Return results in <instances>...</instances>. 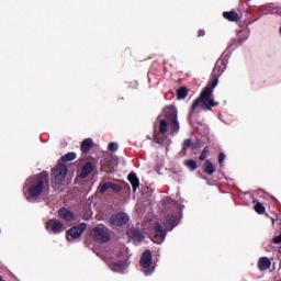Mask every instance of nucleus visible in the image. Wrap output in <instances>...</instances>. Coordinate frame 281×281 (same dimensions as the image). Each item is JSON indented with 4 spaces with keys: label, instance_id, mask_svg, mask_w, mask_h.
Returning a JSON list of instances; mask_svg holds the SVG:
<instances>
[{
    "label": "nucleus",
    "instance_id": "3",
    "mask_svg": "<svg viewBox=\"0 0 281 281\" xmlns=\"http://www.w3.org/2000/svg\"><path fill=\"white\" fill-rule=\"evenodd\" d=\"M128 248L123 246L120 250H116L114 257L108 256L105 262L111 271L122 273V271L128 269Z\"/></svg>",
    "mask_w": 281,
    "mask_h": 281
},
{
    "label": "nucleus",
    "instance_id": "9",
    "mask_svg": "<svg viewBox=\"0 0 281 281\" xmlns=\"http://www.w3.org/2000/svg\"><path fill=\"white\" fill-rule=\"evenodd\" d=\"M85 229H87V224L85 223H81L78 226L70 228L66 234L67 240H77V238H80V236H82V232H85Z\"/></svg>",
    "mask_w": 281,
    "mask_h": 281
},
{
    "label": "nucleus",
    "instance_id": "22",
    "mask_svg": "<svg viewBox=\"0 0 281 281\" xmlns=\"http://www.w3.org/2000/svg\"><path fill=\"white\" fill-rule=\"evenodd\" d=\"M178 100H184V98H188V88H180L177 91Z\"/></svg>",
    "mask_w": 281,
    "mask_h": 281
},
{
    "label": "nucleus",
    "instance_id": "13",
    "mask_svg": "<svg viewBox=\"0 0 281 281\" xmlns=\"http://www.w3.org/2000/svg\"><path fill=\"white\" fill-rule=\"evenodd\" d=\"M127 234L130 238H133L134 243H142V240H144V235L142 232L135 228L130 229Z\"/></svg>",
    "mask_w": 281,
    "mask_h": 281
},
{
    "label": "nucleus",
    "instance_id": "35",
    "mask_svg": "<svg viewBox=\"0 0 281 281\" xmlns=\"http://www.w3.org/2000/svg\"><path fill=\"white\" fill-rule=\"evenodd\" d=\"M281 281V280H280Z\"/></svg>",
    "mask_w": 281,
    "mask_h": 281
},
{
    "label": "nucleus",
    "instance_id": "32",
    "mask_svg": "<svg viewBox=\"0 0 281 281\" xmlns=\"http://www.w3.org/2000/svg\"><path fill=\"white\" fill-rule=\"evenodd\" d=\"M224 161H225V154L221 153L220 157H218V162H220V165L223 166Z\"/></svg>",
    "mask_w": 281,
    "mask_h": 281
},
{
    "label": "nucleus",
    "instance_id": "34",
    "mask_svg": "<svg viewBox=\"0 0 281 281\" xmlns=\"http://www.w3.org/2000/svg\"><path fill=\"white\" fill-rule=\"evenodd\" d=\"M276 223V220L274 218H272V224H274Z\"/></svg>",
    "mask_w": 281,
    "mask_h": 281
},
{
    "label": "nucleus",
    "instance_id": "4",
    "mask_svg": "<svg viewBox=\"0 0 281 281\" xmlns=\"http://www.w3.org/2000/svg\"><path fill=\"white\" fill-rule=\"evenodd\" d=\"M164 225L166 229H164L159 223L154 224L155 236L151 240L153 243H156V245H161V243L166 240V234H168V232H172V229L179 225V217H177V215H167Z\"/></svg>",
    "mask_w": 281,
    "mask_h": 281
},
{
    "label": "nucleus",
    "instance_id": "14",
    "mask_svg": "<svg viewBox=\"0 0 281 281\" xmlns=\"http://www.w3.org/2000/svg\"><path fill=\"white\" fill-rule=\"evenodd\" d=\"M127 179L133 188V191L134 192H137V189L139 188V178H137V175L134 173V172H131L128 176H127Z\"/></svg>",
    "mask_w": 281,
    "mask_h": 281
},
{
    "label": "nucleus",
    "instance_id": "2",
    "mask_svg": "<svg viewBox=\"0 0 281 281\" xmlns=\"http://www.w3.org/2000/svg\"><path fill=\"white\" fill-rule=\"evenodd\" d=\"M49 179L47 172H42L38 176H33L29 178L23 187V194L26 196L27 201H34L43 194V188H45V181Z\"/></svg>",
    "mask_w": 281,
    "mask_h": 281
},
{
    "label": "nucleus",
    "instance_id": "15",
    "mask_svg": "<svg viewBox=\"0 0 281 281\" xmlns=\"http://www.w3.org/2000/svg\"><path fill=\"white\" fill-rule=\"evenodd\" d=\"M258 267L260 271H267L271 267V260L267 257H261L258 261Z\"/></svg>",
    "mask_w": 281,
    "mask_h": 281
},
{
    "label": "nucleus",
    "instance_id": "31",
    "mask_svg": "<svg viewBox=\"0 0 281 281\" xmlns=\"http://www.w3.org/2000/svg\"><path fill=\"white\" fill-rule=\"evenodd\" d=\"M192 146V140L191 139H186L183 143V150H188Z\"/></svg>",
    "mask_w": 281,
    "mask_h": 281
},
{
    "label": "nucleus",
    "instance_id": "1",
    "mask_svg": "<svg viewBox=\"0 0 281 281\" xmlns=\"http://www.w3.org/2000/svg\"><path fill=\"white\" fill-rule=\"evenodd\" d=\"M227 69V63H225L224 59L217 60L215 64V67L213 69V76L214 80L211 82V87L207 86L204 88V90L201 92L200 98H198L193 104L191 105V113L190 117H192V114L199 106L203 109V111H210L212 106H218V102L214 101V89L218 87V77L223 76L225 70Z\"/></svg>",
    "mask_w": 281,
    "mask_h": 281
},
{
    "label": "nucleus",
    "instance_id": "10",
    "mask_svg": "<svg viewBox=\"0 0 281 281\" xmlns=\"http://www.w3.org/2000/svg\"><path fill=\"white\" fill-rule=\"evenodd\" d=\"M45 227L47 232H53V234H60L65 232L66 227L60 221L53 218L46 222Z\"/></svg>",
    "mask_w": 281,
    "mask_h": 281
},
{
    "label": "nucleus",
    "instance_id": "33",
    "mask_svg": "<svg viewBox=\"0 0 281 281\" xmlns=\"http://www.w3.org/2000/svg\"><path fill=\"white\" fill-rule=\"evenodd\" d=\"M199 36H205V31L200 30V31H199Z\"/></svg>",
    "mask_w": 281,
    "mask_h": 281
},
{
    "label": "nucleus",
    "instance_id": "19",
    "mask_svg": "<svg viewBox=\"0 0 281 281\" xmlns=\"http://www.w3.org/2000/svg\"><path fill=\"white\" fill-rule=\"evenodd\" d=\"M204 172L206 175H214L216 172V167H214V164H212L210 160H206L204 165Z\"/></svg>",
    "mask_w": 281,
    "mask_h": 281
},
{
    "label": "nucleus",
    "instance_id": "17",
    "mask_svg": "<svg viewBox=\"0 0 281 281\" xmlns=\"http://www.w3.org/2000/svg\"><path fill=\"white\" fill-rule=\"evenodd\" d=\"M262 14H280V9L273 4H269L266 9H261Z\"/></svg>",
    "mask_w": 281,
    "mask_h": 281
},
{
    "label": "nucleus",
    "instance_id": "20",
    "mask_svg": "<svg viewBox=\"0 0 281 281\" xmlns=\"http://www.w3.org/2000/svg\"><path fill=\"white\" fill-rule=\"evenodd\" d=\"M224 19H227V21H238V13L231 11V12H224L223 13Z\"/></svg>",
    "mask_w": 281,
    "mask_h": 281
},
{
    "label": "nucleus",
    "instance_id": "12",
    "mask_svg": "<svg viewBox=\"0 0 281 281\" xmlns=\"http://www.w3.org/2000/svg\"><path fill=\"white\" fill-rule=\"evenodd\" d=\"M59 218H63V221H66L67 223H71L76 218V215L67 209H60L58 211Z\"/></svg>",
    "mask_w": 281,
    "mask_h": 281
},
{
    "label": "nucleus",
    "instance_id": "26",
    "mask_svg": "<svg viewBox=\"0 0 281 281\" xmlns=\"http://www.w3.org/2000/svg\"><path fill=\"white\" fill-rule=\"evenodd\" d=\"M156 142L158 144H164L165 146H170V139L168 138L162 139L161 136H156Z\"/></svg>",
    "mask_w": 281,
    "mask_h": 281
},
{
    "label": "nucleus",
    "instance_id": "30",
    "mask_svg": "<svg viewBox=\"0 0 281 281\" xmlns=\"http://www.w3.org/2000/svg\"><path fill=\"white\" fill-rule=\"evenodd\" d=\"M109 150H111L112 153H115V150H117V143H110L108 146Z\"/></svg>",
    "mask_w": 281,
    "mask_h": 281
},
{
    "label": "nucleus",
    "instance_id": "29",
    "mask_svg": "<svg viewBox=\"0 0 281 281\" xmlns=\"http://www.w3.org/2000/svg\"><path fill=\"white\" fill-rule=\"evenodd\" d=\"M110 189L113 190V192H121L122 188L113 182H110Z\"/></svg>",
    "mask_w": 281,
    "mask_h": 281
},
{
    "label": "nucleus",
    "instance_id": "16",
    "mask_svg": "<svg viewBox=\"0 0 281 281\" xmlns=\"http://www.w3.org/2000/svg\"><path fill=\"white\" fill-rule=\"evenodd\" d=\"M91 172H93V164H91V162L85 164L81 169L82 179H86V177H89V175H91Z\"/></svg>",
    "mask_w": 281,
    "mask_h": 281
},
{
    "label": "nucleus",
    "instance_id": "21",
    "mask_svg": "<svg viewBox=\"0 0 281 281\" xmlns=\"http://www.w3.org/2000/svg\"><path fill=\"white\" fill-rule=\"evenodd\" d=\"M237 38L239 43H245L249 38V31H239L237 33Z\"/></svg>",
    "mask_w": 281,
    "mask_h": 281
},
{
    "label": "nucleus",
    "instance_id": "8",
    "mask_svg": "<svg viewBox=\"0 0 281 281\" xmlns=\"http://www.w3.org/2000/svg\"><path fill=\"white\" fill-rule=\"evenodd\" d=\"M90 234L92 238H95L99 243H109V240H111V236H109V232L104 227H95Z\"/></svg>",
    "mask_w": 281,
    "mask_h": 281
},
{
    "label": "nucleus",
    "instance_id": "27",
    "mask_svg": "<svg viewBox=\"0 0 281 281\" xmlns=\"http://www.w3.org/2000/svg\"><path fill=\"white\" fill-rule=\"evenodd\" d=\"M255 210L257 214H265V206L262 205V203H257L255 205Z\"/></svg>",
    "mask_w": 281,
    "mask_h": 281
},
{
    "label": "nucleus",
    "instance_id": "6",
    "mask_svg": "<svg viewBox=\"0 0 281 281\" xmlns=\"http://www.w3.org/2000/svg\"><path fill=\"white\" fill-rule=\"evenodd\" d=\"M140 271L145 276H153L155 273V263H153V252L150 250H145L140 258Z\"/></svg>",
    "mask_w": 281,
    "mask_h": 281
},
{
    "label": "nucleus",
    "instance_id": "24",
    "mask_svg": "<svg viewBox=\"0 0 281 281\" xmlns=\"http://www.w3.org/2000/svg\"><path fill=\"white\" fill-rule=\"evenodd\" d=\"M76 159V153H68L61 157V161H74Z\"/></svg>",
    "mask_w": 281,
    "mask_h": 281
},
{
    "label": "nucleus",
    "instance_id": "11",
    "mask_svg": "<svg viewBox=\"0 0 281 281\" xmlns=\"http://www.w3.org/2000/svg\"><path fill=\"white\" fill-rule=\"evenodd\" d=\"M128 221H131V217L126 213H119L111 217V225L113 227H120L126 225Z\"/></svg>",
    "mask_w": 281,
    "mask_h": 281
},
{
    "label": "nucleus",
    "instance_id": "28",
    "mask_svg": "<svg viewBox=\"0 0 281 281\" xmlns=\"http://www.w3.org/2000/svg\"><path fill=\"white\" fill-rule=\"evenodd\" d=\"M209 153H210V150L207 149V147H205V148L203 149V151L201 153V155H200L201 161L207 159Z\"/></svg>",
    "mask_w": 281,
    "mask_h": 281
},
{
    "label": "nucleus",
    "instance_id": "18",
    "mask_svg": "<svg viewBox=\"0 0 281 281\" xmlns=\"http://www.w3.org/2000/svg\"><path fill=\"white\" fill-rule=\"evenodd\" d=\"M91 146H93V139H91V138H86V139L81 143V151H82V153H89V150L91 149Z\"/></svg>",
    "mask_w": 281,
    "mask_h": 281
},
{
    "label": "nucleus",
    "instance_id": "7",
    "mask_svg": "<svg viewBox=\"0 0 281 281\" xmlns=\"http://www.w3.org/2000/svg\"><path fill=\"white\" fill-rule=\"evenodd\" d=\"M52 177L54 178L55 183L60 186L67 177V165H65V162H58V165L53 169Z\"/></svg>",
    "mask_w": 281,
    "mask_h": 281
},
{
    "label": "nucleus",
    "instance_id": "5",
    "mask_svg": "<svg viewBox=\"0 0 281 281\" xmlns=\"http://www.w3.org/2000/svg\"><path fill=\"white\" fill-rule=\"evenodd\" d=\"M164 115L166 119L159 121V132L161 134L168 133V123L170 133H179V121L177 120V108L169 105L164 109Z\"/></svg>",
    "mask_w": 281,
    "mask_h": 281
},
{
    "label": "nucleus",
    "instance_id": "25",
    "mask_svg": "<svg viewBox=\"0 0 281 281\" xmlns=\"http://www.w3.org/2000/svg\"><path fill=\"white\" fill-rule=\"evenodd\" d=\"M184 166H187V168H190L192 171L196 170L198 168L196 161L194 160H186Z\"/></svg>",
    "mask_w": 281,
    "mask_h": 281
},
{
    "label": "nucleus",
    "instance_id": "23",
    "mask_svg": "<svg viewBox=\"0 0 281 281\" xmlns=\"http://www.w3.org/2000/svg\"><path fill=\"white\" fill-rule=\"evenodd\" d=\"M111 189V182H105V183H100L99 184V192L101 194H104V192H106V190Z\"/></svg>",
    "mask_w": 281,
    "mask_h": 281
}]
</instances>
